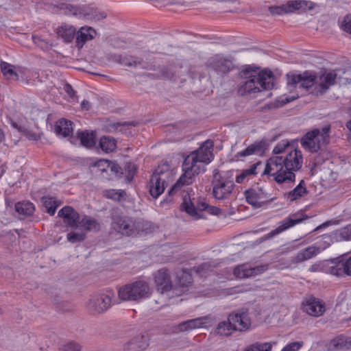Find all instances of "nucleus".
Wrapping results in <instances>:
<instances>
[{"label":"nucleus","instance_id":"f257e3e1","mask_svg":"<svg viewBox=\"0 0 351 351\" xmlns=\"http://www.w3.org/2000/svg\"><path fill=\"white\" fill-rule=\"evenodd\" d=\"M303 164L302 152L298 149L291 151L285 158L273 156L266 162L262 176L272 177L280 185L291 187L295 181V172L299 171Z\"/></svg>","mask_w":351,"mask_h":351},{"label":"nucleus","instance_id":"f03ea898","mask_svg":"<svg viewBox=\"0 0 351 351\" xmlns=\"http://www.w3.org/2000/svg\"><path fill=\"white\" fill-rule=\"evenodd\" d=\"M213 146L212 140H206L197 150L192 152L184 158L182 164L184 173L169 191V197L177 193L183 185L191 183L195 175L205 171L204 165L213 159Z\"/></svg>","mask_w":351,"mask_h":351},{"label":"nucleus","instance_id":"7ed1b4c3","mask_svg":"<svg viewBox=\"0 0 351 351\" xmlns=\"http://www.w3.org/2000/svg\"><path fill=\"white\" fill-rule=\"evenodd\" d=\"M275 77L269 70L261 71L254 64L243 66V90L246 93H256L274 88Z\"/></svg>","mask_w":351,"mask_h":351},{"label":"nucleus","instance_id":"20e7f679","mask_svg":"<svg viewBox=\"0 0 351 351\" xmlns=\"http://www.w3.org/2000/svg\"><path fill=\"white\" fill-rule=\"evenodd\" d=\"M152 293V290L148 282L137 280L121 287L118 295L121 300L136 302L149 298Z\"/></svg>","mask_w":351,"mask_h":351},{"label":"nucleus","instance_id":"39448f33","mask_svg":"<svg viewBox=\"0 0 351 351\" xmlns=\"http://www.w3.org/2000/svg\"><path fill=\"white\" fill-rule=\"evenodd\" d=\"M229 173L232 176L233 171H230L223 176L219 173L218 169L213 171V194L215 199H223L232 193L234 184L233 180L230 179V177L228 176Z\"/></svg>","mask_w":351,"mask_h":351},{"label":"nucleus","instance_id":"423d86ee","mask_svg":"<svg viewBox=\"0 0 351 351\" xmlns=\"http://www.w3.org/2000/svg\"><path fill=\"white\" fill-rule=\"evenodd\" d=\"M170 175L168 165L159 166L154 171L149 182V193L154 199L164 192L167 185V180Z\"/></svg>","mask_w":351,"mask_h":351},{"label":"nucleus","instance_id":"0eeeda50","mask_svg":"<svg viewBox=\"0 0 351 351\" xmlns=\"http://www.w3.org/2000/svg\"><path fill=\"white\" fill-rule=\"evenodd\" d=\"M329 130L330 128L326 126L322 130L314 129L306 132L300 140L302 147L313 153L318 152L320 149L321 141H325Z\"/></svg>","mask_w":351,"mask_h":351},{"label":"nucleus","instance_id":"6e6552de","mask_svg":"<svg viewBox=\"0 0 351 351\" xmlns=\"http://www.w3.org/2000/svg\"><path fill=\"white\" fill-rule=\"evenodd\" d=\"M287 78V86L290 91L297 87L308 89L314 85L317 86L316 75L308 71L298 75L288 73Z\"/></svg>","mask_w":351,"mask_h":351},{"label":"nucleus","instance_id":"1a4fd4ad","mask_svg":"<svg viewBox=\"0 0 351 351\" xmlns=\"http://www.w3.org/2000/svg\"><path fill=\"white\" fill-rule=\"evenodd\" d=\"M111 228L122 235L131 236L135 233L134 224L129 217L121 215L117 210L111 213Z\"/></svg>","mask_w":351,"mask_h":351},{"label":"nucleus","instance_id":"9d476101","mask_svg":"<svg viewBox=\"0 0 351 351\" xmlns=\"http://www.w3.org/2000/svg\"><path fill=\"white\" fill-rule=\"evenodd\" d=\"M301 310L310 316L318 317L325 313L326 304L322 300L310 295L302 300Z\"/></svg>","mask_w":351,"mask_h":351},{"label":"nucleus","instance_id":"9b49d317","mask_svg":"<svg viewBox=\"0 0 351 351\" xmlns=\"http://www.w3.org/2000/svg\"><path fill=\"white\" fill-rule=\"evenodd\" d=\"M112 305L110 295L101 293L93 295L86 304V307L92 314H100L107 311Z\"/></svg>","mask_w":351,"mask_h":351},{"label":"nucleus","instance_id":"f8f14e48","mask_svg":"<svg viewBox=\"0 0 351 351\" xmlns=\"http://www.w3.org/2000/svg\"><path fill=\"white\" fill-rule=\"evenodd\" d=\"M183 202L181 204V210L185 211L188 215L199 219L200 217L197 213V210L203 211L206 210L208 204L203 198H199L197 202L196 206L191 201L190 195L188 193L182 195Z\"/></svg>","mask_w":351,"mask_h":351},{"label":"nucleus","instance_id":"ddd939ff","mask_svg":"<svg viewBox=\"0 0 351 351\" xmlns=\"http://www.w3.org/2000/svg\"><path fill=\"white\" fill-rule=\"evenodd\" d=\"M337 75L335 71H322L316 75L317 86L315 90L317 94L323 95L331 86L335 84Z\"/></svg>","mask_w":351,"mask_h":351},{"label":"nucleus","instance_id":"4468645a","mask_svg":"<svg viewBox=\"0 0 351 351\" xmlns=\"http://www.w3.org/2000/svg\"><path fill=\"white\" fill-rule=\"evenodd\" d=\"M306 219H307L306 215L304 216L302 214L299 213H295L293 215H291V216L281 221L278 228H276L275 230H273L267 235H265L263 238H262V241L269 239L274 237V236L282 232L283 231H285L287 229L294 226L295 225L300 223Z\"/></svg>","mask_w":351,"mask_h":351},{"label":"nucleus","instance_id":"2eb2a0df","mask_svg":"<svg viewBox=\"0 0 351 351\" xmlns=\"http://www.w3.org/2000/svg\"><path fill=\"white\" fill-rule=\"evenodd\" d=\"M206 66L217 73H226L232 70L234 64L231 60L223 58L220 55H215L209 58Z\"/></svg>","mask_w":351,"mask_h":351},{"label":"nucleus","instance_id":"dca6fc26","mask_svg":"<svg viewBox=\"0 0 351 351\" xmlns=\"http://www.w3.org/2000/svg\"><path fill=\"white\" fill-rule=\"evenodd\" d=\"M260 314V307L256 302H249L243 306V331L252 328V320Z\"/></svg>","mask_w":351,"mask_h":351},{"label":"nucleus","instance_id":"f3484780","mask_svg":"<svg viewBox=\"0 0 351 351\" xmlns=\"http://www.w3.org/2000/svg\"><path fill=\"white\" fill-rule=\"evenodd\" d=\"M93 167L97 169L96 173H100L104 178H108L104 173L108 175V171H110L116 177L120 176L123 172L121 167L115 162H110L108 160H99L95 162Z\"/></svg>","mask_w":351,"mask_h":351},{"label":"nucleus","instance_id":"a211bd4d","mask_svg":"<svg viewBox=\"0 0 351 351\" xmlns=\"http://www.w3.org/2000/svg\"><path fill=\"white\" fill-rule=\"evenodd\" d=\"M58 216L62 217L64 222L72 228H76L80 223V215L71 206H64L58 212Z\"/></svg>","mask_w":351,"mask_h":351},{"label":"nucleus","instance_id":"6ab92c4d","mask_svg":"<svg viewBox=\"0 0 351 351\" xmlns=\"http://www.w3.org/2000/svg\"><path fill=\"white\" fill-rule=\"evenodd\" d=\"M155 283L158 290L162 293L169 291L172 287L171 276L165 269L158 270L154 276Z\"/></svg>","mask_w":351,"mask_h":351},{"label":"nucleus","instance_id":"aec40b11","mask_svg":"<svg viewBox=\"0 0 351 351\" xmlns=\"http://www.w3.org/2000/svg\"><path fill=\"white\" fill-rule=\"evenodd\" d=\"M149 346L147 335H138L132 338L124 347V351H144Z\"/></svg>","mask_w":351,"mask_h":351},{"label":"nucleus","instance_id":"412c9836","mask_svg":"<svg viewBox=\"0 0 351 351\" xmlns=\"http://www.w3.org/2000/svg\"><path fill=\"white\" fill-rule=\"evenodd\" d=\"M97 34L96 31L90 27H82L77 32V46L82 48L86 42L93 39Z\"/></svg>","mask_w":351,"mask_h":351},{"label":"nucleus","instance_id":"4be33fe9","mask_svg":"<svg viewBox=\"0 0 351 351\" xmlns=\"http://www.w3.org/2000/svg\"><path fill=\"white\" fill-rule=\"evenodd\" d=\"M319 248L315 246H309L294 256L293 262L298 263L307 261L319 253Z\"/></svg>","mask_w":351,"mask_h":351},{"label":"nucleus","instance_id":"5701e85b","mask_svg":"<svg viewBox=\"0 0 351 351\" xmlns=\"http://www.w3.org/2000/svg\"><path fill=\"white\" fill-rule=\"evenodd\" d=\"M56 134L63 137L69 136L73 133L72 122L65 119H60L55 124Z\"/></svg>","mask_w":351,"mask_h":351},{"label":"nucleus","instance_id":"b1692460","mask_svg":"<svg viewBox=\"0 0 351 351\" xmlns=\"http://www.w3.org/2000/svg\"><path fill=\"white\" fill-rule=\"evenodd\" d=\"M114 60L115 61L118 62L121 64H123L124 66H127L129 67H137L138 65H141L143 60L141 58H138L136 56L125 55V56H121V55H115L114 56Z\"/></svg>","mask_w":351,"mask_h":351},{"label":"nucleus","instance_id":"393cba45","mask_svg":"<svg viewBox=\"0 0 351 351\" xmlns=\"http://www.w3.org/2000/svg\"><path fill=\"white\" fill-rule=\"evenodd\" d=\"M308 193L306 184L303 180H302L300 183L291 191H290L287 194V197L291 201L296 200L304 195Z\"/></svg>","mask_w":351,"mask_h":351},{"label":"nucleus","instance_id":"a878e982","mask_svg":"<svg viewBox=\"0 0 351 351\" xmlns=\"http://www.w3.org/2000/svg\"><path fill=\"white\" fill-rule=\"evenodd\" d=\"M203 318H197V319H189L185 322H182V323L179 324L178 326V329L180 331H187L191 330L195 328H198L202 327L203 325L202 322Z\"/></svg>","mask_w":351,"mask_h":351},{"label":"nucleus","instance_id":"bb28decb","mask_svg":"<svg viewBox=\"0 0 351 351\" xmlns=\"http://www.w3.org/2000/svg\"><path fill=\"white\" fill-rule=\"evenodd\" d=\"M268 265H261L254 267L247 268L243 265V278L256 276L265 272L268 269Z\"/></svg>","mask_w":351,"mask_h":351},{"label":"nucleus","instance_id":"cd10ccee","mask_svg":"<svg viewBox=\"0 0 351 351\" xmlns=\"http://www.w3.org/2000/svg\"><path fill=\"white\" fill-rule=\"evenodd\" d=\"M16 211L24 216H30L35 210L34 204L30 202H21L15 204Z\"/></svg>","mask_w":351,"mask_h":351},{"label":"nucleus","instance_id":"c85d7f7f","mask_svg":"<svg viewBox=\"0 0 351 351\" xmlns=\"http://www.w3.org/2000/svg\"><path fill=\"white\" fill-rule=\"evenodd\" d=\"M99 146L106 153L112 152L117 147V141L113 137L104 136L100 138Z\"/></svg>","mask_w":351,"mask_h":351},{"label":"nucleus","instance_id":"c756f323","mask_svg":"<svg viewBox=\"0 0 351 351\" xmlns=\"http://www.w3.org/2000/svg\"><path fill=\"white\" fill-rule=\"evenodd\" d=\"M237 330L236 326L231 325V323L227 321H223L218 324L215 332L221 336H229Z\"/></svg>","mask_w":351,"mask_h":351},{"label":"nucleus","instance_id":"7c9ffc66","mask_svg":"<svg viewBox=\"0 0 351 351\" xmlns=\"http://www.w3.org/2000/svg\"><path fill=\"white\" fill-rule=\"evenodd\" d=\"M42 202L46 212L51 216L55 214L57 208L60 206V203L55 198L50 196H44L42 198Z\"/></svg>","mask_w":351,"mask_h":351},{"label":"nucleus","instance_id":"2f4dec72","mask_svg":"<svg viewBox=\"0 0 351 351\" xmlns=\"http://www.w3.org/2000/svg\"><path fill=\"white\" fill-rule=\"evenodd\" d=\"M77 138L80 140L82 145L86 147H93L95 144V135L93 132H78Z\"/></svg>","mask_w":351,"mask_h":351},{"label":"nucleus","instance_id":"473e14b6","mask_svg":"<svg viewBox=\"0 0 351 351\" xmlns=\"http://www.w3.org/2000/svg\"><path fill=\"white\" fill-rule=\"evenodd\" d=\"M246 202L254 208L260 207L259 193L255 189H250L245 191Z\"/></svg>","mask_w":351,"mask_h":351},{"label":"nucleus","instance_id":"72a5a7b5","mask_svg":"<svg viewBox=\"0 0 351 351\" xmlns=\"http://www.w3.org/2000/svg\"><path fill=\"white\" fill-rule=\"evenodd\" d=\"M308 5V1L305 0H294L288 1L285 4L286 14L293 13V12L305 8Z\"/></svg>","mask_w":351,"mask_h":351},{"label":"nucleus","instance_id":"f704fd0d","mask_svg":"<svg viewBox=\"0 0 351 351\" xmlns=\"http://www.w3.org/2000/svg\"><path fill=\"white\" fill-rule=\"evenodd\" d=\"M121 171L123 173H121L118 178H121L122 175H124L125 180L128 182H131L136 173V167L132 162H126L124 165V171L122 169Z\"/></svg>","mask_w":351,"mask_h":351},{"label":"nucleus","instance_id":"c9c22d12","mask_svg":"<svg viewBox=\"0 0 351 351\" xmlns=\"http://www.w3.org/2000/svg\"><path fill=\"white\" fill-rule=\"evenodd\" d=\"M82 226L87 230L98 231L100 229L99 223L90 217L85 216L80 222Z\"/></svg>","mask_w":351,"mask_h":351},{"label":"nucleus","instance_id":"e433bc0d","mask_svg":"<svg viewBox=\"0 0 351 351\" xmlns=\"http://www.w3.org/2000/svg\"><path fill=\"white\" fill-rule=\"evenodd\" d=\"M75 34V29L70 26L63 25L58 30V34L66 42H71L73 39Z\"/></svg>","mask_w":351,"mask_h":351},{"label":"nucleus","instance_id":"4c0bfd02","mask_svg":"<svg viewBox=\"0 0 351 351\" xmlns=\"http://www.w3.org/2000/svg\"><path fill=\"white\" fill-rule=\"evenodd\" d=\"M1 69L3 75L9 80H17L18 74L14 71L13 66L5 62H2L1 64Z\"/></svg>","mask_w":351,"mask_h":351},{"label":"nucleus","instance_id":"58836bf2","mask_svg":"<svg viewBox=\"0 0 351 351\" xmlns=\"http://www.w3.org/2000/svg\"><path fill=\"white\" fill-rule=\"evenodd\" d=\"M12 125L19 132L22 133L25 136H26L29 140L38 141L40 139V134H36L26 128L25 126L19 125L16 123H13Z\"/></svg>","mask_w":351,"mask_h":351},{"label":"nucleus","instance_id":"ea45409f","mask_svg":"<svg viewBox=\"0 0 351 351\" xmlns=\"http://www.w3.org/2000/svg\"><path fill=\"white\" fill-rule=\"evenodd\" d=\"M264 145L263 142H256L243 151V156H250L254 154H261L263 152Z\"/></svg>","mask_w":351,"mask_h":351},{"label":"nucleus","instance_id":"a19ab883","mask_svg":"<svg viewBox=\"0 0 351 351\" xmlns=\"http://www.w3.org/2000/svg\"><path fill=\"white\" fill-rule=\"evenodd\" d=\"M32 38L34 43L43 51L49 50L51 46L49 41L42 36L33 34Z\"/></svg>","mask_w":351,"mask_h":351},{"label":"nucleus","instance_id":"79ce46f5","mask_svg":"<svg viewBox=\"0 0 351 351\" xmlns=\"http://www.w3.org/2000/svg\"><path fill=\"white\" fill-rule=\"evenodd\" d=\"M262 165V162L261 161H258L253 165H252L249 169H246L243 170V180L247 176H255L257 174L256 169Z\"/></svg>","mask_w":351,"mask_h":351},{"label":"nucleus","instance_id":"37998d69","mask_svg":"<svg viewBox=\"0 0 351 351\" xmlns=\"http://www.w3.org/2000/svg\"><path fill=\"white\" fill-rule=\"evenodd\" d=\"M330 272L332 275L336 276H343L346 274L343 263H339L337 265L331 267L330 269Z\"/></svg>","mask_w":351,"mask_h":351},{"label":"nucleus","instance_id":"c03bdc74","mask_svg":"<svg viewBox=\"0 0 351 351\" xmlns=\"http://www.w3.org/2000/svg\"><path fill=\"white\" fill-rule=\"evenodd\" d=\"M66 238L69 242H71L72 243H75L77 242H80V241H84L85 239V235L84 234H81V233L71 232L67 234Z\"/></svg>","mask_w":351,"mask_h":351},{"label":"nucleus","instance_id":"a18cd8bd","mask_svg":"<svg viewBox=\"0 0 351 351\" xmlns=\"http://www.w3.org/2000/svg\"><path fill=\"white\" fill-rule=\"evenodd\" d=\"M289 146V142L287 140H282L274 147L272 152L276 155L282 154Z\"/></svg>","mask_w":351,"mask_h":351},{"label":"nucleus","instance_id":"49530a36","mask_svg":"<svg viewBox=\"0 0 351 351\" xmlns=\"http://www.w3.org/2000/svg\"><path fill=\"white\" fill-rule=\"evenodd\" d=\"M302 346V341L291 342L285 346L281 351H298Z\"/></svg>","mask_w":351,"mask_h":351},{"label":"nucleus","instance_id":"de8ad7c7","mask_svg":"<svg viewBox=\"0 0 351 351\" xmlns=\"http://www.w3.org/2000/svg\"><path fill=\"white\" fill-rule=\"evenodd\" d=\"M257 348L259 351H271L273 346L276 344V341L274 342H256Z\"/></svg>","mask_w":351,"mask_h":351},{"label":"nucleus","instance_id":"09e8293b","mask_svg":"<svg viewBox=\"0 0 351 351\" xmlns=\"http://www.w3.org/2000/svg\"><path fill=\"white\" fill-rule=\"evenodd\" d=\"M269 11L272 14L282 15L284 14H286L285 4L281 5L270 6L269 7Z\"/></svg>","mask_w":351,"mask_h":351},{"label":"nucleus","instance_id":"8fccbe9b","mask_svg":"<svg viewBox=\"0 0 351 351\" xmlns=\"http://www.w3.org/2000/svg\"><path fill=\"white\" fill-rule=\"evenodd\" d=\"M227 322L231 323V325L236 326L237 323L241 324V313L230 314Z\"/></svg>","mask_w":351,"mask_h":351},{"label":"nucleus","instance_id":"3c124183","mask_svg":"<svg viewBox=\"0 0 351 351\" xmlns=\"http://www.w3.org/2000/svg\"><path fill=\"white\" fill-rule=\"evenodd\" d=\"M62 351H80V346L77 343L70 342L62 348Z\"/></svg>","mask_w":351,"mask_h":351},{"label":"nucleus","instance_id":"603ef678","mask_svg":"<svg viewBox=\"0 0 351 351\" xmlns=\"http://www.w3.org/2000/svg\"><path fill=\"white\" fill-rule=\"evenodd\" d=\"M161 76L165 79H172L174 76V72L171 69L168 67H163L160 70Z\"/></svg>","mask_w":351,"mask_h":351},{"label":"nucleus","instance_id":"864d4df0","mask_svg":"<svg viewBox=\"0 0 351 351\" xmlns=\"http://www.w3.org/2000/svg\"><path fill=\"white\" fill-rule=\"evenodd\" d=\"M64 91L68 94V95L73 99L77 100V96L76 95L75 91L73 90L72 86L69 84H66L64 87Z\"/></svg>","mask_w":351,"mask_h":351},{"label":"nucleus","instance_id":"5fc2aeb1","mask_svg":"<svg viewBox=\"0 0 351 351\" xmlns=\"http://www.w3.org/2000/svg\"><path fill=\"white\" fill-rule=\"evenodd\" d=\"M343 29L351 34V16H346L343 21Z\"/></svg>","mask_w":351,"mask_h":351},{"label":"nucleus","instance_id":"6e6d98bb","mask_svg":"<svg viewBox=\"0 0 351 351\" xmlns=\"http://www.w3.org/2000/svg\"><path fill=\"white\" fill-rule=\"evenodd\" d=\"M346 275L351 276V256L343 263Z\"/></svg>","mask_w":351,"mask_h":351},{"label":"nucleus","instance_id":"4d7b16f0","mask_svg":"<svg viewBox=\"0 0 351 351\" xmlns=\"http://www.w3.org/2000/svg\"><path fill=\"white\" fill-rule=\"evenodd\" d=\"M61 9H66V11L65 12L66 14H76V12H77V9L73 7V5H64V4H62L61 5Z\"/></svg>","mask_w":351,"mask_h":351},{"label":"nucleus","instance_id":"13d9d810","mask_svg":"<svg viewBox=\"0 0 351 351\" xmlns=\"http://www.w3.org/2000/svg\"><path fill=\"white\" fill-rule=\"evenodd\" d=\"M341 234L348 239H350L351 237V224L343 228Z\"/></svg>","mask_w":351,"mask_h":351},{"label":"nucleus","instance_id":"bf43d9fd","mask_svg":"<svg viewBox=\"0 0 351 351\" xmlns=\"http://www.w3.org/2000/svg\"><path fill=\"white\" fill-rule=\"evenodd\" d=\"M209 213L215 215H217L221 213V209L213 206H208L207 210Z\"/></svg>","mask_w":351,"mask_h":351},{"label":"nucleus","instance_id":"052dcab7","mask_svg":"<svg viewBox=\"0 0 351 351\" xmlns=\"http://www.w3.org/2000/svg\"><path fill=\"white\" fill-rule=\"evenodd\" d=\"M346 343V340L344 338H338L337 339H334L333 345L336 348L342 347Z\"/></svg>","mask_w":351,"mask_h":351},{"label":"nucleus","instance_id":"680f3d73","mask_svg":"<svg viewBox=\"0 0 351 351\" xmlns=\"http://www.w3.org/2000/svg\"><path fill=\"white\" fill-rule=\"evenodd\" d=\"M298 97V94H295L294 95H292L291 97H283L282 98V100H281V102L282 103V104H288L295 99H296Z\"/></svg>","mask_w":351,"mask_h":351},{"label":"nucleus","instance_id":"e2e57ef3","mask_svg":"<svg viewBox=\"0 0 351 351\" xmlns=\"http://www.w3.org/2000/svg\"><path fill=\"white\" fill-rule=\"evenodd\" d=\"M210 265L208 263H204L200 265L197 269V271L202 275V271L209 269Z\"/></svg>","mask_w":351,"mask_h":351},{"label":"nucleus","instance_id":"0e129e2a","mask_svg":"<svg viewBox=\"0 0 351 351\" xmlns=\"http://www.w3.org/2000/svg\"><path fill=\"white\" fill-rule=\"evenodd\" d=\"M241 274V265H239L234 269L233 274L237 278H240V275Z\"/></svg>","mask_w":351,"mask_h":351},{"label":"nucleus","instance_id":"69168bd1","mask_svg":"<svg viewBox=\"0 0 351 351\" xmlns=\"http://www.w3.org/2000/svg\"><path fill=\"white\" fill-rule=\"evenodd\" d=\"M244 351H259V350L257 348L256 343H254L247 347Z\"/></svg>","mask_w":351,"mask_h":351},{"label":"nucleus","instance_id":"338daca9","mask_svg":"<svg viewBox=\"0 0 351 351\" xmlns=\"http://www.w3.org/2000/svg\"><path fill=\"white\" fill-rule=\"evenodd\" d=\"M81 108L83 110H88L90 108V104L87 100H83L81 103Z\"/></svg>","mask_w":351,"mask_h":351},{"label":"nucleus","instance_id":"774afa93","mask_svg":"<svg viewBox=\"0 0 351 351\" xmlns=\"http://www.w3.org/2000/svg\"><path fill=\"white\" fill-rule=\"evenodd\" d=\"M132 125H134L132 122H124L123 123H118L116 125V128L118 129L119 127H129Z\"/></svg>","mask_w":351,"mask_h":351}]
</instances>
